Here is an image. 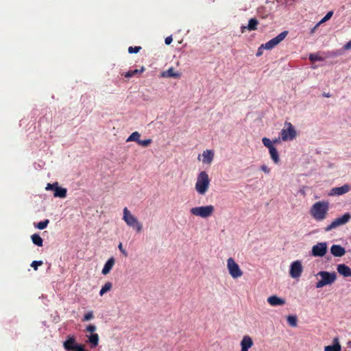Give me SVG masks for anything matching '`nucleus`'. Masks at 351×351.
Segmentation results:
<instances>
[{
    "label": "nucleus",
    "mask_w": 351,
    "mask_h": 351,
    "mask_svg": "<svg viewBox=\"0 0 351 351\" xmlns=\"http://www.w3.org/2000/svg\"><path fill=\"white\" fill-rule=\"evenodd\" d=\"M330 204L327 201H318L314 203L309 210L311 216L317 221H324L327 218Z\"/></svg>",
    "instance_id": "1"
},
{
    "label": "nucleus",
    "mask_w": 351,
    "mask_h": 351,
    "mask_svg": "<svg viewBox=\"0 0 351 351\" xmlns=\"http://www.w3.org/2000/svg\"><path fill=\"white\" fill-rule=\"evenodd\" d=\"M210 185V179L208 174L205 171H202L197 175L195 190L199 195H204L209 189Z\"/></svg>",
    "instance_id": "2"
},
{
    "label": "nucleus",
    "mask_w": 351,
    "mask_h": 351,
    "mask_svg": "<svg viewBox=\"0 0 351 351\" xmlns=\"http://www.w3.org/2000/svg\"><path fill=\"white\" fill-rule=\"evenodd\" d=\"M122 219L129 228L134 230L136 232L140 233L142 232L143 228V223L127 207L123 209Z\"/></svg>",
    "instance_id": "3"
},
{
    "label": "nucleus",
    "mask_w": 351,
    "mask_h": 351,
    "mask_svg": "<svg viewBox=\"0 0 351 351\" xmlns=\"http://www.w3.org/2000/svg\"><path fill=\"white\" fill-rule=\"evenodd\" d=\"M315 277L318 279L315 285L317 289L322 288L327 285L333 284L337 280V274L335 272H328L326 271H319Z\"/></svg>",
    "instance_id": "4"
},
{
    "label": "nucleus",
    "mask_w": 351,
    "mask_h": 351,
    "mask_svg": "<svg viewBox=\"0 0 351 351\" xmlns=\"http://www.w3.org/2000/svg\"><path fill=\"white\" fill-rule=\"evenodd\" d=\"M215 212V207L211 205L195 206L190 209V213L195 217L207 219L211 217Z\"/></svg>",
    "instance_id": "5"
},
{
    "label": "nucleus",
    "mask_w": 351,
    "mask_h": 351,
    "mask_svg": "<svg viewBox=\"0 0 351 351\" xmlns=\"http://www.w3.org/2000/svg\"><path fill=\"white\" fill-rule=\"evenodd\" d=\"M280 139L282 141H291L297 136V132L290 122H285L284 128L281 130Z\"/></svg>",
    "instance_id": "6"
},
{
    "label": "nucleus",
    "mask_w": 351,
    "mask_h": 351,
    "mask_svg": "<svg viewBox=\"0 0 351 351\" xmlns=\"http://www.w3.org/2000/svg\"><path fill=\"white\" fill-rule=\"evenodd\" d=\"M45 190L53 191V196L55 198L64 199L67 195V189L60 186L58 182L47 184Z\"/></svg>",
    "instance_id": "7"
},
{
    "label": "nucleus",
    "mask_w": 351,
    "mask_h": 351,
    "mask_svg": "<svg viewBox=\"0 0 351 351\" xmlns=\"http://www.w3.org/2000/svg\"><path fill=\"white\" fill-rule=\"evenodd\" d=\"M63 347L66 351H88L84 346L76 343L73 336H69L63 343Z\"/></svg>",
    "instance_id": "8"
},
{
    "label": "nucleus",
    "mask_w": 351,
    "mask_h": 351,
    "mask_svg": "<svg viewBox=\"0 0 351 351\" xmlns=\"http://www.w3.org/2000/svg\"><path fill=\"white\" fill-rule=\"evenodd\" d=\"M227 269L230 276L234 278H239L243 276V271L233 258H228L227 260Z\"/></svg>",
    "instance_id": "9"
},
{
    "label": "nucleus",
    "mask_w": 351,
    "mask_h": 351,
    "mask_svg": "<svg viewBox=\"0 0 351 351\" xmlns=\"http://www.w3.org/2000/svg\"><path fill=\"white\" fill-rule=\"evenodd\" d=\"M351 219V215L348 213H345L340 217L336 218L332 222L326 227L325 230L329 232L332 229H335L339 226H343L347 223Z\"/></svg>",
    "instance_id": "10"
},
{
    "label": "nucleus",
    "mask_w": 351,
    "mask_h": 351,
    "mask_svg": "<svg viewBox=\"0 0 351 351\" xmlns=\"http://www.w3.org/2000/svg\"><path fill=\"white\" fill-rule=\"evenodd\" d=\"M303 266L302 261L297 260L292 262L289 268V276L293 279L299 278L302 274Z\"/></svg>",
    "instance_id": "11"
},
{
    "label": "nucleus",
    "mask_w": 351,
    "mask_h": 351,
    "mask_svg": "<svg viewBox=\"0 0 351 351\" xmlns=\"http://www.w3.org/2000/svg\"><path fill=\"white\" fill-rule=\"evenodd\" d=\"M288 34L287 31H284L278 34L275 38L271 39L264 45H262V47H264L265 49H271L278 45L281 41H282Z\"/></svg>",
    "instance_id": "12"
},
{
    "label": "nucleus",
    "mask_w": 351,
    "mask_h": 351,
    "mask_svg": "<svg viewBox=\"0 0 351 351\" xmlns=\"http://www.w3.org/2000/svg\"><path fill=\"white\" fill-rule=\"evenodd\" d=\"M327 243L320 242L313 245L311 250V254L315 257H323L327 252Z\"/></svg>",
    "instance_id": "13"
},
{
    "label": "nucleus",
    "mask_w": 351,
    "mask_h": 351,
    "mask_svg": "<svg viewBox=\"0 0 351 351\" xmlns=\"http://www.w3.org/2000/svg\"><path fill=\"white\" fill-rule=\"evenodd\" d=\"M351 190V186L344 184L341 186L334 187L328 193L330 196H339L348 193Z\"/></svg>",
    "instance_id": "14"
},
{
    "label": "nucleus",
    "mask_w": 351,
    "mask_h": 351,
    "mask_svg": "<svg viewBox=\"0 0 351 351\" xmlns=\"http://www.w3.org/2000/svg\"><path fill=\"white\" fill-rule=\"evenodd\" d=\"M214 152L211 149H206L198 156V160H202L204 164L210 165L214 158Z\"/></svg>",
    "instance_id": "15"
},
{
    "label": "nucleus",
    "mask_w": 351,
    "mask_h": 351,
    "mask_svg": "<svg viewBox=\"0 0 351 351\" xmlns=\"http://www.w3.org/2000/svg\"><path fill=\"white\" fill-rule=\"evenodd\" d=\"M181 76L182 72L176 70L173 67H170L167 71H164L160 73V77L162 78L179 79Z\"/></svg>",
    "instance_id": "16"
},
{
    "label": "nucleus",
    "mask_w": 351,
    "mask_h": 351,
    "mask_svg": "<svg viewBox=\"0 0 351 351\" xmlns=\"http://www.w3.org/2000/svg\"><path fill=\"white\" fill-rule=\"evenodd\" d=\"M267 302L271 306H279L285 304L286 301L284 298H280L277 295H271L267 298Z\"/></svg>",
    "instance_id": "17"
},
{
    "label": "nucleus",
    "mask_w": 351,
    "mask_h": 351,
    "mask_svg": "<svg viewBox=\"0 0 351 351\" xmlns=\"http://www.w3.org/2000/svg\"><path fill=\"white\" fill-rule=\"evenodd\" d=\"M86 337V342L89 344L90 348H95L98 346L99 341L98 334H87Z\"/></svg>",
    "instance_id": "18"
},
{
    "label": "nucleus",
    "mask_w": 351,
    "mask_h": 351,
    "mask_svg": "<svg viewBox=\"0 0 351 351\" xmlns=\"http://www.w3.org/2000/svg\"><path fill=\"white\" fill-rule=\"evenodd\" d=\"M253 346V341L252 338L245 335L243 337L241 341V351H248V350Z\"/></svg>",
    "instance_id": "19"
},
{
    "label": "nucleus",
    "mask_w": 351,
    "mask_h": 351,
    "mask_svg": "<svg viewBox=\"0 0 351 351\" xmlns=\"http://www.w3.org/2000/svg\"><path fill=\"white\" fill-rule=\"evenodd\" d=\"M324 351H341V346L340 345L339 338H334L332 344L325 346Z\"/></svg>",
    "instance_id": "20"
},
{
    "label": "nucleus",
    "mask_w": 351,
    "mask_h": 351,
    "mask_svg": "<svg viewBox=\"0 0 351 351\" xmlns=\"http://www.w3.org/2000/svg\"><path fill=\"white\" fill-rule=\"evenodd\" d=\"M115 264V259L114 257L110 258L105 263L101 274L104 276L108 274Z\"/></svg>",
    "instance_id": "21"
},
{
    "label": "nucleus",
    "mask_w": 351,
    "mask_h": 351,
    "mask_svg": "<svg viewBox=\"0 0 351 351\" xmlns=\"http://www.w3.org/2000/svg\"><path fill=\"white\" fill-rule=\"evenodd\" d=\"M330 252L334 256L341 257L346 254V250L339 245H333L330 247Z\"/></svg>",
    "instance_id": "22"
},
{
    "label": "nucleus",
    "mask_w": 351,
    "mask_h": 351,
    "mask_svg": "<svg viewBox=\"0 0 351 351\" xmlns=\"http://www.w3.org/2000/svg\"><path fill=\"white\" fill-rule=\"evenodd\" d=\"M337 270L338 273L343 277H348L351 276L350 268L344 264L338 265Z\"/></svg>",
    "instance_id": "23"
},
{
    "label": "nucleus",
    "mask_w": 351,
    "mask_h": 351,
    "mask_svg": "<svg viewBox=\"0 0 351 351\" xmlns=\"http://www.w3.org/2000/svg\"><path fill=\"white\" fill-rule=\"evenodd\" d=\"M258 24V21L256 19H250L247 26L241 27V32L243 33L245 29H247L249 31L255 30L257 29Z\"/></svg>",
    "instance_id": "24"
},
{
    "label": "nucleus",
    "mask_w": 351,
    "mask_h": 351,
    "mask_svg": "<svg viewBox=\"0 0 351 351\" xmlns=\"http://www.w3.org/2000/svg\"><path fill=\"white\" fill-rule=\"evenodd\" d=\"M271 159L275 164H278L280 162V157L276 148H273L269 150Z\"/></svg>",
    "instance_id": "25"
},
{
    "label": "nucleus",
    "mask_w": 351,
    "mask_h": 351,
    "mask_svg": "<svg viewBox=\"0 0 351 351\" xmlns=\"http://www.w3.org/2000/svg\"><path fill=\"white\" fill-rule=\"evenodd\" d=\"M33 243L37 246H43V240L38 234H34L31 237Z\"/></svg>",
    "instance_id": "26"
},
{
    "label": "nucleus",
    "mask_w": 351,
    "mask_h": 351,
    "mask_svg": "<svg viewBox=\"0 0 351 351\" xmlns=\"http://www.w3.org/2000/svg\"><path fill=\"white\" fill-rule=\"evenodd\" d=\"M140 134L138 132H132L129 137L127 138V142H131V141H135L137 143L140 141Z\"/></svg>",
    "instance_id": "27"
},
{
    "label": "nucleus",
    "mask_w": 351,
    "mask_h": 351,
    "mask_svg": "<svg viewBox=\"0 0 351 351\" xmlns=\"http://www.w3.org/2000/svg\"><path fill=\"white\" fill-rule=\"evenodd\" d=\"M112 285L111 282H106L104 284V285L101 287V289L99 291V295L101 296L104 295L105 293H106L107 292L110 291V289H112Z\"/></svg>",
    "instance_id": "28"
},
{
    "label": "nucleus",
    "mask_w": 351,
    "mask_h": 351,
    "mask_svg": "<svg viewBox=\"0 0 351 351\" xmlns=\"http://www.w3.org/2000/svg\"><path fill=\"white\" fill-rule=\"evenodd\" d=\"M263 144L268 148L269 150L275 148L272 141H271L269 138L264 137L262 138Z\"/></svg>",
    "instance_id": "29"
},
{
    "label": "nucleus",
    "mask_w": 351,
    "mask_h": 351,
    "mask_svg": "<svg viewBox=\"0 0 351 351\" xmlns=\"http://www.w3.org/2000/svg\"><path fill=\"white\" fill-rule=\"evenodd\" d=\"M287 322L292 327L297 326V317L295 315H289L287 318Z\"/></svg>",
    "instance_id": "30"
},
{
    "label": "nucleus",
    "mask_w": 351,
    "mask_h": 351,
    "mask_svg": "<svg viewBox=\"0 0 351 351\" xmlns=\"http://www.w3.org/2000/svg\"><path fill=\"white\" fill-rule=\"evenodd\" d=\"M49 223V220L45 219L44 221L38 222L36 225H35V227L39 230H43L47 228Z\"/></svg>",
    "instance_id": "31"
},
{
    "label": "nucleus",
    "mask_w": 351,
    "mask_h": 351,
    "mask_svg": "<svg viewBox=\"0 0 351 351\" xmlns=\"http://www.w3.org/2000/svg\"><path fill=\"white\" fill-rule=\"evenodd\" d=\"M309 60L311 62L322 61L323 58L317 53H311L309 55Z\"/></svg>",
    "instance_id": "32"
},
{
    "label": "nucleus",
    "mask_w": 351,
    "mask_h": 351,
    "mask_svg": "<svg viewBox=\"0 0 351 351\" xmlns=\"http://www.w3.org/2000/svg\"><path fill=\"white\" fill-rule=\"evenodd\" d=\"M96 329H97L96 326L93 324H90L86 327V331L88 334H97L95 332Z\"/></svg>",
    "instance_id": "33"
},
{
    "label": "nucleus",
    "mask_w": 351,
    "mask_h": 351,
    "mask_svg": "<svg viewBox=\"0 0 351 351\" xmlns=\"http://www.w3.org/2000/svg\"><path fill=\"white\" fill-rule=\"evenodd\" d=\"M333 12L332 11L328 12L326 16L322 19V20L319 22V24L321 25L327 21H328L332 16Z\"/></svg>",
    "instance_id": "34"
},
{
    "label": "nucleus",
    "mask_w": 351,
    "mask_h": 351,
    "mask_svg": "<svg viewBox=\"0 0 351 351\" xmlns=\"http://www.w3.org/2000/svg\"><path fill=\"white\" fill-rule=\"evenodd\" d=\"M94 315H93V311H88V313H86L83 319H82V321L83 322H87V321H89L90 319H92L93 318Z\"/></svg>",
    "instance_id": "35"
},
{
    "label": "nucleus",
    "mask_w": 351,
    "mask_h": 351,
    "mask_svg": "<svg viewBox=\"0 0 351 351\" xmlns=\"http://www.w3.org/2000/svg\"><path fill=\"white\" fill-rule=\"evenodd\" d=\"M152 143V139H145L141 140L138 141V144L143 147H147Z\"/></svg>",
    "instance_id": "36"
},
{
    "label": "nucleus",
    "mask_w": 351,
    "mask_h": 351,
    "mask_svg": "<svg viewBox=\"0 0 351 351\" xmlns=\"http://www.w3.org/2000/svg\"><path fill=\"white\" fill-rule=\"evenodd\" d=\"M137 73H139V70L138 69H135L134 71H130L125 73V77H128V78H130V77L134 76V75H136Z\"/></svg>",
    "instance_id": "37"
},
{
    "label": "nucleus",
    "mask_w": 351,
    "mask_h": 351,
    "mask_svg": "<svg viewBox=\"0 0 351 351\" xmlns=\"http://www.w3.org/2000/svg\"><path fill=\"white\" fill-rule=\"evenodd\" d=\"M141 49V47H130L128 48V52L130 53H136L140 51Z\"/></svg>",
    "instance_id": "38"
},
{
    "label": "nucleus",
    "mask_w": 351,
    "mask_h": 351,
    "mask_svg": "<svg viewBox=\"0 0 351 351\" xmlns=\"http://www.w3.org/2000/svg\"><path fill=\"white\" fill-rule=\"evenodd\" d=\"M261 170L263 171L266 174H269L271 172V169L269 168L266 165H262L260 167Z\"/></svg>",
    "instance_id": "39"
},
{
    "label": "nucleus",
    "mask_w": 351,
    "mask_h": 351,
    "mask_svg": "<svg viewBox=\"0 0 351 351\" xmlns=\"http://www.w3.org/2000/svg\"><path fill=\"white\" fill-rule=\"evenodd\" d=\"M43 264V262L41 261H34L32 263L31 266L36 270L38 269V266H40Z\"/></svg>",
    "instance_id": "40"
},
{
    "label": "nucleus",
    "mask_w": 351,
    "mask_h": 351,
    "mask_svg": "<svg viewBox=\"0 0 351 351\" xmlns=\"http://www.w3.org/2000/svg\"><path fill=\"white\" fill-rule=\"evenodd\" d=\"M118 248L119 250H120V252L125 256H126L128 255L127 254V252L125 251V250L123 248V244L121 243H120L118 245Z\"/></svg>",
    "instance_id": "41"
},
{
    "label": "nucleus",
    "mask_w": 351,
    "mask_h": 351,
    "mask_svg": "<svg viewBox=\"0 0 351 351\" xmlns=\"http://www.w3.org/2000/svg\"><path fill=\"white\" fill-rule=\"evenodd\" d=\"M173 41V38L171 36H168L165 38V43L166 45H170Z\"/></svg>",
    "instance_id": "42"
},
{
    "label": "nucleus",
    "mask_w": 351,
    "mask_h": 351,
    "mask_svg": "<svg viewBox=\"0 0 351 351\" xmlns=\"http://www.w3.org/2000/svg\"><path fill=\"white\" fill-rule=\"evenodd\" d=\"M264 49V47H262V45L258 48V51L256 53V56H260L262 55L263 51L262 50Z\"/></svg>",
    "instance_id": "43"
},
{
    "label": "nucleus",
    "mask_w": 351,
    "mask_h": 351,
    "mask_svg": "<svg viewBox=\"0 0 351 351\" xmlns=\"http://www.w3.org/2000/svg\"><path fill=\"white\" fill-rule=\"evenodd\" d=\"M351 48V41H349L345 45H344V49L346 50H348Z\"/></svg>",
    "instance_id": "44"
},
{
    "label": "nucleus",
    "mask_w": 351,
    "mask_h": 351,
    "mask_svg": "<svg viewBox=\"0 0 351 351\" xmlns=\"http://www.w3.org/2000/svg\"><path fill=\"white\" fill-rule=\"evenodd\" d=\"M319 25H320L319 24V23H317V25H315L313 29H311V34H313V33L315 32V30L317 29V28Z\"/></svg>",
    "instance_id": "45"
},
{
    "label": "nucleus",
    "mask_w": 351,
    "mask_h": 351,
    "mask_svg": "<svg viewBox=\"0 0 351 351\" xmlns=\"http://www.w3.org/2000/svg\"><path fill=\"white\" fill-rule=\"evenodd\" d=\"M280 140H281V139H280V137L279 138V139H277V138L274 139V140L272 141V142H273V144L274 145L275 143H278V142L280 141Z\"/></svg>",
    "instance_id": "46"
},
{
    "label": "nucleus",
    "mask_w": 351,
    "mask_h": 351,
    "mask_svg": "<svg viewBox=\"0 0 351 351\" xmlns=\"http://www.w3.org/2000/svg\"><path fill=\"white\" fill-rule=\"evenodd\" d=\"M145 71V68L143 66L140 70H139V73H142Z\"/></svg>",
    "instance_id": "47"
},
{
    "label": "nucleus",
    "mask_w": 351,
    "mask_h": 351,
    "mask_svg": "<svg viewBox=\"0 0 351 351\" xmlns=\"http://www.w3.org/2000/svg\"><path fill=\"white\" fill-rule=\"evenodd\" d=\"M347 345L349 348H351V341H349L348 343H347Z\"/></svg>",
    "instance_id": "48"
},
{
    "label": "nucleus",
    "mask_w": 351,
    "mask_h": 351,
    "mask_svg": "<svg viewBox=\"0 0 351 351\" xmlns=\"http://www.w3.org/2000/svg\"><path fill=\"white\" fill-rule=\"evenodd\" d=\"M350 276H351V275H350Z\"/></svg>",
    "instance_id": "49"
}]
</instances>
